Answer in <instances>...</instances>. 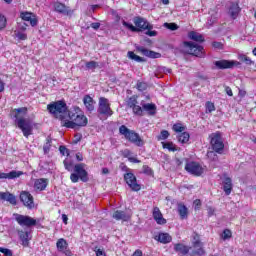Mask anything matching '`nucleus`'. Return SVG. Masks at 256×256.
Returning <instances> with one entry per match:
<instances>
[{
	"instance_id": "nucleus-1",
	"label": "nucleus",
	"mask_w": 256,
	"mask_h": 256,
	"mask_svg": "<svg viewBox=\"0 0 256 256\" xmlns=\"http://www.w3.org/2000/svg\"><path fill=\"white\" fill-rule=\"evenodd\" d=\"M68 118L70 120L67 119V116H59L61 127H66V129H80V127H87L89 123V119L78 106H74L68 111Z\"/></svg>"
},
{
	"instance_id": "nucleus-2",
	"label": "nucleus",
	"mask_w": 256,
	"mask_h": 256,
	"mask_svg": "<svg viewBox=\"0 0 256 256\" xmlns=\"http://www.w3.org/2000/svg\"><path fill=\"white\" fill-rule=\"evenodd\" d=\"M29 109L27 107H20L12 109L10 112L11 117L15 120V123L24 135V137H29L33 133V124H31V120L25 119V115H27Z\"/></svg>"
},
{
	"instance_id": "nucleus-3",
	"label": "nucleus",
	"mask_w": 256,
	"mask_h": 256,
	"mask_svg": "<svg viewBox=\"0 0 256 256\" xmlns=\"http://www.w3.org/2000/svg\"><path fill=\"white\" fill-rule=\"evenodd\" d=\"M63 163L66 171L74 170V173L70 175V181L72 183H79V179L80 181H82V183H87V181H89V173L87 172V170H85L84 163L74 165L73 162L67 159H65Z\"/></svg>"
},
{
	"instance_id": "nucleus-4",
	"label": "nucleus",
	"mask_w": 256,
	"mask_h": 256,
	"mask_svg": "<svg viewBox=\"0 0 256 256\" xmlns=\"http://www.w3.org/2000/svg\"><path fill=\"white\" fill-rule=\"evenodd\" d=\"M119 134L123 135L126 141H128L129 143H132L133 145H136V147H143L145 145V140L141 138V135L135 132V130L129 129L125 125H121L119 127Z\"/></svg>"
},
{
	"instance_id": "nucleus-5",
	"label": "nucleus",
	"mask_w": 256,
	"mask_h": 256,
	"mask_svg": "<svg viewBox=\"0 0 256 256\" xmlns=\"http://www.w3.org/2000/svg\"><path fill=\"white\" fill-rule=\"evenodd\" d=\"M122 25L124 27H127V29H129L133 33H139V31H147V29H149V30L153 29V25H151L147 21V19L139 17V16L134 18L135 26H133V24L128 23L127 21H123Z\"/></svg>"
},
{
	"instance_id": "nucleus-6",
	"label": "nucleus",
	"mask_w": 256,
	"mask_h": 256,
	"mask_svg": "<svg viewBox=\"0 0 256 256\" xmlns=\"http://www.w3.org/2000/svg\"><path fill=\"white\" fill-rule=\"evenodd\" d=\"M47 109L49 113H52V115H55L57 119H59L61 115H63L64 117H67L69 113V110L67 109V103H65V101L63 100L48 104Z\"/></svg>"
},
{
	"instance_id": "nucleus-7",
	"label": "nucleus",
	"mask_w": 256,
	"mask_h": 256,
	"mask_svg": "<svg viewBox=\"0 0 256 256\" xmlns=\"http://www.w3.org/2000/svg\"><path fill=\"white\" fill-rule=\"evenodd\" d=\"M210 145L215 153H223L225 149V143H223V135L221 131H216L209 135Z\"/></svg>"
},
{
	"instance_id": "nucleus-8",
	"label": "nucleus",
	"mask_w": 256,
	"mask_h": 256,
	"mask_svg": "<svg viewBox=\"0 0 256 256\" xmlns=\"http://www.w3.org/2000/svg\"><path fill=\"white\" fill-rule=\"evenodd\" d=\"M184 49H186L188 55H192L193 57H199L203 59L205 57V48L201 45H198L195 42H183Z\"/></svg>"
},
{
	"instance_id": "nucleus-9",
	"label": "nucleus",
	"mask_w": 256,
	"mask_h": 256,
	"mask_svg": "<svg viewBox=\"0 0 256 256\" xmlns=\"http://www.w3.org/2000/svg\"><path fill=\"white\" fill-rule=\"evenodd\" d=\"M192 247L194 250L190 252V256H203L205 255V248L203 247V242L201 241V235L197 232L192 234Z\"/></svg>"
},
{
	"instance_id": "nucleus-10",
	"label": "nucleus",
	"mask_w": 256,
	"mask_h": 256,
	"mask_svg": "<svg viewBox=\"0 0 256 256\" xmlns=\"http://www.w3.org/2000/svg\"><path fill=\"white\" fill-rule=\"evenodd\" d=\"M98 114L104 117H111L113 115V109H111V103H109V99L105 97L99 98Z\"/></svg>"
},
{
	"instance_id": "nucleus-11",
	"label": "nucleus",
	"mask_w": 256,
	"mask_h": 256,
	"mask_svg": "<svg viewBox=\"0 0 256 256\" xmlns=\"http://www.w3.org/2000/svg\"><path fill=\"white\" fill-rule=\"evenodd\" d=\"M185 171H187V173L193 175L194 177H201V175L205 173V169H203V166H201L199 162L196 161L187 162L185 165Z\"/></svg>"
},
{
	"instance_id": "nucleus-12",
	"label": "nucleus",
	"mask_w": 256,
	"mask_h": 256,
	"mask_svg": "<svg viewBox=\"0 0 256 256\" xmlns=\"http://www.w3.org/2000/svg\"><path fill=\"white\" fill-rule=\"evenodd\" d=\"M139 97L137 95H132L126 100V107L128 109H132V112L138 117H143V108L139 106V102L137 101Z\"/></svg>"
},
{
	"instance_id": "nucleus-13",
	"label": "nucleus",
	"mask_w": 256,
	"mask_h": 256,
	"mask_svg": "<svg viewBox=\"0 0 256 256\" xmlns=\"http://www.w3.org/2000/svg\"><path fill=\"white\" fill-rule=\"evenodd\" d=\"M15 221L20 227H35L37 220L31 216L15 214Z\"/></svg>"
},
{
	"instance_id": "nucleus-14",
	"label": "nucleus",
	"mask_w": 256,
	"mask_h": 256,
	"mask_svg": "<svg viewBox=\"0 0 256 256\" xmlns=\"http://www.w3.org/2000/svg\"><path fill=\"white\" fill-rule=\"evenodd\" d=\"M124 181L132 191H141V184L137 183V177L132 172L124 174Z\"/></svg>"
},
{
	"instance_id": "nucleus-15",
	"label": "nucleus",
	"mask_w": 256,
	"mask_h": 256,
	"mask_svg": "<svg viewBox=\"0 0 256 256\" xmlns=\"http://www.w3.org/2000/svg\"><path fill=\"white\" fill-rule=\"evenodd\" d=\"M20 201L23 203L24 207H27V209H35V201L30 192L22 191L20 193Z\"/></svg>"
},
{
	"instance_id": "nucleus-16",
	"label": "nucleus",
	"mask_w": 256,
	"mask_h": 256,
	"mask_svg": "<svg viewBox=\"0 0 256 256\" xmlns=\"http://www.w3.org/2000/svg\"><path fill=\"white\" fill-rule=\"evenodd\" d=\"M216 69H233L240 65L238 61L235 60H219L214 62Z\"/></svg>"
},
{
	"instance_id": "nucleus-17",
	"label": "nucleus",
	"mask_w": 256,
	"mask_h": 256,
	"mask_svg": "<svg viewBox=\"0 0 256 256\" xmlns=\"http://www.w3.org/2000/svg\"><path fill=\"white\" fill-rule=\"evenodd\" d=\"M20 18L22 21H28L31 25V27H37V24L39 23V19H37V15H35L33 12H21Z\"/></svg>"
},
{
	"instance_id": "nucleus-18",
	"label": "nucleus",
	"mask_w": 256,
	"mask_h": 256,
	"mask_svg": "<svg viewBox=\"0 0 256 256\" xmlns=\"http://www.w3.org/2000/svg\"><path fill=\"white\" fill-rule=\"evenodd\" d=\"M54 11L56 13H60L61 15H66L67 17H71L73 15L74 11L69 9V6L61 3V2H55L54 3Z\"/></svg>"
},
{
	"instance_id": "nucleus-19",
	"label": "nucleus",
	"mask_w": 256,
	"mask_h": 256,
	"mask_svg": "<svg viewBox=\"0 0 256 256\" xmlns=\"http://www.w3.org/2000/svg\"><path fill=\"white\" fill-rule=\"evenodd\" d=\"M136 51L144 55V57H148L149 59H159L161 57V53L149 50L143 46H137Z\"/></svg>"
},
{
	"instance_id": "nucleus-20",
	"label": "nucleus",
	"mask_w": 256,
	"mask_h": 256,
	"mask_svg": "<svg viewBox=\"0 0 256 256\" xmlns=\"http://www.w3.org/2000/svg\"><path fill=\"white\" fill-rule=\"evenodd\" d=\"M152 217L157 225H165L167 223V219L163 217V213H161V210L157 206L153 208Z\"/></svg>"
},
{
	"instance_id": "nucleus-21",
	"label": "nucleus",
	"mask_w": 256,
	"mask_h": 256,
	"mask_svg": "<svg viewBox=\"0 0 256 256\" xmlns=\"http://www.w3.org/2000/svg\"><path fill=\"white\" fill-rule=\"evenodd\" d=\"M83 104L86 107L88 113H93L95 111V100L90 95H85L83 97Z\"/></svg>"
},
{
	"instance_id": "nucleus-22",
	"label": "nucleus",
	"mask_w": 256,
	"mask_h": 256,
	"mask_svg": "<svg viewBox=\"0 0 256 256\" xmlns=\"http://www.w3.org/2000/svg\"><path fill=\"white\" fill-rule=\"evenodd\" d=\"M228 13L232 19H237V17H239V13H241L239 2H231Z\"/></svg>"
},
{
	"instance_id": "nucleus-23",
	"label": "nucleus",
	"mask_w": 256,
	"mask_h": 256,
	"mask_svg": "<svg viewBox=\"0 0 256 256\" xmlns=\"http://www.w3.org/2000/svg\"><path fill=\"white\" fill-rule=\"evenodd\" d=\"M174 251L180 256H185L189 254V251H191V247L183 243H176L174 244Z\"/></svg>"
},
{
	"instance_id": "nucleus-24",
	"label": "nucleus",
	"mask_w": 256,
	"mask_h": 256,
	"mask_svg": "<svg viewBox=\"0 0 256 256\" xmlns=\"http://www.w3.org/2000/svg\"><path fill=\"white\" fill-rule=\"evenodd\" d=\"M19 239L21 241V245L24 247H29L30 241H31V233L27 231H19L18 232Z\"/></svg>"
},
{
	"instance_id": "nucleus-25",
	"label": "nucleus",
	"mask_w": 256,
	"mask_h": 256,
	"mask_svg": "<svg viewBox=\"0 0 256 256\" xmlns=\"http://www.w3.org/2000/svg\"><path fill=\"white\" fill-rule=\"evenodd\" d=\"M47 185H49V180L46 178H40L34 181L35 191H45V189H47Z\"/></svg>"
},
{
	"instance_id": "nucleus-26",
	"label": "nucleus",
	"mask_w": 256,
	"mask_h": 256,
	"mask_svg": "<svg viewBox=\"0 0 256 256\" xmlns=\"http://www.w3.org/2000/svg\"><path fill=\"white\" fill-rule=\"evenodd\" d=\"M1 201H7L10 205H17V198L10 192H0Z\"/></svg>"
},
{
	"instance_id": "nucleus-27",
	"label": "nucleus",
	"mask_w": 256,
	"mask_h": 256,
	"mask_svg": "<svg viewBox=\"0 0 256 256\" xmlns=\"http://www.w3.org/2000/svg\"><path fill=\"white\" fill-rule=\"evenodd\" d=\"M155 239L163 245H167V243H171L173 241V237L167 232H160L158 236L155 237Z\"/></svg>"
},
{
	"instance_id": "nucleus-28",
	"label": "nucleus",
	"mask_w": 256,
	"mask_h": 256,
	"mask_svg": "<svg viewBox=\"0 0 256 256\" xmlns=\"http://www.w3.org/2000/svg\"><path fill=\"white\" fill-rule=\"evenodd\" d=\"M23 171L12 170L9 173L0 172V179H17L23 175Z\"/></svg>"
},
{
	"instance_id": "nucleus-29",
	"label": "nucleus",
	"mask_w": 256,
	"mask_h": 256,
	"mask_svg": "<svg viewBox=\"0 0 256 256\" xmlns=\"http://www.w3.org/2000/svg\"><path fill=\"white\" fill-rule=\"evenodd\" d=\"M178 215L182 221L189 218V208L182 202L178 203Z\"/></svg>"
},
{
	"instance_id": "nucleus-30",
	"label": "nucleus",
	"mask_w": 256,
	"mask_h": 256,
	"mask_svg": "<svg viewBox=\"0 0 256 256\" xmlns=\"http://www.w3.org/2000/svg\"><path fill=\"white\" fill-rule=\"evenodd\" d=\"M112 217L116 221H129V219H131L130 215H127L125 211H121V210L114 211Z\"/></svg>"
},
{
	"instance_id": "nucleus-31",
	"label": "nucleus",
	"mask_w": 256,
	"mask_h": 256,
	"mask_svg": "<svg viewBox=\"0 0 256 256\" xmlns=\"http://www.w3.org/2000/svg\"><path fill=\"white\" fill-rule=\"evenodd\" d=\"M223 191L225 195H231V191H233V181L231 178L226 177L223 181Z\"/></svg>"
},
{
	"instance_id": "nucleus-32",
	"label": "nucleus",
	"mask_w": 256,
	"mask_h": 256,
	"mask_svg": "<svg viewBox=\"0 0 256 256\" xmlns=\"http://www.w3.org/2000/svg\"><path fill=\"white\" fill-rule=\"evenodd\" d=\"M191 139V135L189 132H181L180 134L177 135V141L178 143H181L182 145H187Z\"/></svg>"
},
{
	"instance_id": "nucleus-33",
	"label": "nucleus",
	"mask_w": 256,
	"mask_h": 256,
	"mask_svg": "<svg viewBox=\"0 0 256 256\" xmlns=\"http://www.w3.org/2000/svg\"><path fill=\"white\" fill-rule=\"evenodd\" d=\"M147 111L148 115H157V106L153 103H147L142 105V111Z\"/></svg>"
},
{
	"instance_id": "nucleus-34",
	"label": "nucleus",
	"mask_w": 256,
	"mask_h": 256,
	"mask_svg": "<svg viewBox=\"0 0 256 256\" xmlns=\"http://www.w3.org/2000/svg\"><path fill=\"white\" fill-rule=\"evenodd\" d=\"M188 37L192 41H196V43H204V41H205V38L203 37V35L195 32V31H190L188 33Z\"/></svg>"
},
{
	"instance_id": "nucleus-35",
	"label": "nucleus",
	"mask_w": 256,
	"mask_h": 256,
	"mask_svg": "<svg viewBox=\"0 0 256 256\" xmlns=\"http://www.w3.org/2000/svg\"><path fill=\"white\" fill-rule=\"evenodd\" d=\"M56 247L60 253L65 251V249H69V243L64 238H59L56 242Z\"/></svg>"
},
{
	"instance_id": "nucleus-36",
	"label": "nucleus",
	"mask_w": 256,
	"mask_h": 256,
	"mask_svg": "<svg viewBox=\"0 0 256 256\" xmlns=\"http://www.w3.org/2000/svg\"><path fill=\"white\" fill-rule=\"evenodd\" d=\"M163 149H168L171 153H175L176 151H181L180 148H177L173 142H162Z\"/></svg>"
},
{
	"instance_id": "nucleus-37",
	"label": "nucleus",
	"mask_w": 256,
	"mask_h": 256,
	"mask_svg": "<svg viewBox=\"0 0 256 256\" xmlns=\"http://www.w3.org/2000/svg\"><path fill=\"white\" fill-rule=\"evenodd\" d=\"M128 57L132 60V61H136V63H145V61H147L145 58L138 56L137 54H135V52L133 51H128Z\"/></svg>"
},
{
	"instance_id": "nucleus-38",
	"label": "nucleus",
	"mask_w": 256,
	"mask_h": 256,
	"mask_svg": "<svg viewBox=\"0 0 256 256\" xmlns=\"http://www.w3.org/2000/svg\"><path fill=\"white\" fill-rule=\"evenodd\" d=\"M185 129H187V127L182 123H175L172 126V130L174 131V133H184Z\"/></svg>"
},
{
	"instance_id": "nucleus-39",
	"label": "nucleus",
	"mask_w": 256,
	"mask_h": 256,
	"mask_svg": "<svg viewBox=\"0 0 256 256\" xmlns=\"http://www.w3.org/2000/svg\"><path fill=\"white\" fill-rule=\"evenodd\" d=\"M53 143V139L50 136L46 138V142L43 145V152L45 155L51 151V144Z\"/></svg>"
},
{
	"instance_id": "nucleus-40",
	"label": "nucleus",
	"mask_w": 256,
	"mask_h": 256,
	"mask_svg": "<svg viewBox=\"0 0 256 256\" xmlns=\"http://www.w3.org/2000/svg\"><path fill=\"white\" fill-rule=\"evenodd\" d=\"M14 39H18V41H27V33L21 31H14L13 35Z\"/></svg>"
},
{
	"instance_id": "nucleus-41",
	"label": "nucleus",
	"mask_w": 256,
	"mask_h": 256,
	"mask_svg": "<svg viewBox=\"0 0 256 256\" xmlns=\"http://www.w3.org/2000/svg\"><path fill=\"white\" fill-rule=\"evenodd\" d=\"M171 134L167 130H162L160 134L157 136V141H165L166 139H169V136Z\"/></svg>"
},
{
	"instance_id": "nucleus-42",
	"label": "nucleus",
	"mask_w": 256,
	"mask_h": 256,
	"mask_svg": "<svg viewBox=\"0 0 256 256\" xmlns=\"http://www.w3.org/2000/svg\"><path fill=\"white\" fill-rule=\"evenodd\" d=\"M148 87H149V85L147 84V82L138 81L136 84V89L141 92L147 91Z\"/></svg>"
},
{
	"instance_id": "nucleus-43",
	"label": "nucleus",
	"mask_w": 256,
	"mask_h": 256,
	"mask_svg": "<svg viewBox=\"0 0 256 256\" xmlns=\"http://www.w3.org/2000/svg\"><path fill=\"white\" fill-rule=\"evenodd\" d=\"M7 28V17L0 13V31Z\"/></svg>"
},
{
	"instance_id": "nucleus-44",
	"label": "nucleus",
	"mask_w": 256,
	"mask_h": 256,
	"mask_svg": "<svg viewBox=\"0 0 256 256\" xmlns=\"http://www.w3.org/2000/svg\"><path fill=\"white\" fill-rule=\"evenodd\" d=\"M142 172L144 173V175H148L150 177L154 175L152 168L149 167L148 165L142 166Z\"/></svg>"
},
{
	"instance_id": "nucleus-45",
	"label": "nucleus",
	"mask_w": 256,
	"mask_h": 256,
	"mask_svg": "<svg viewBox=\"0 0 256 256\" xmlns=\"http://www.w3.org/2000/svg\"><path fill=\"white\" fill-rule=\"evenodd\" d=\"M205 107L206 113H213V111H215V104L211 101H207Z\"/></svg>"
},
{
	"instance_id": "nucleus-46",
	"label": "nucleus",
	"mask_w": 256,
	"mask_h": 256,
	"mask_svg": "<svg viewBox=\"0 0 256 256\" xmlns=\"http://www.w3.org/2000/svg\"><path fill=\"white\" fill-rule=\"evenodd\" d=\"M233 237V233L229 229H224L222 233V239L227 241V239H231Z\"/></svg>"
},
{
	"instance_id": "nucleus-47",
	"label": "nucleus",
	"mask_w": 256,
	"mask_h": 256,
	"mask_svg": "<svg viewBox=\"0 0 256 256\" xmlns=\"http://www.w3.org/2000/svg\"><path fill=\"white\" fill-rule=\"evenodd\" d=\"M240 61H242V63H245L246 65H253V61L249 58V56L245 54L240 56Z\"/></svg>"
},
{
	"instance_id": "nucleus-48",
	"label": "nucleus",
	"mask_w": 256,
	"mask_h": 256,
	"mask_svg": "<svg viewBox=\"0 0 256 256\" xmlns=\"http://www.w3.org/2000/svg\"><path fill=\"white\" fill-rule=\"evenodd\" d=\"M164 26L166 29H169L170 31H177L179 29V26L176 23H164Z\"/></svg>"
},
{
	"instance_id": "nucleus-49",
	"label": "nucleus",
	"mask_w": 256,
	"mask_h": 256,
	"mask_svg": "<svg viewBox=\"0 0 256 256\" xmlns=\"http://www.w3.org/2000/svg\"><path fill=\"white\" fill-rule=\"evenodd\" d=\"M212 47L214 49H218L219 51H223V49H225V45L223 44V42L217 41L212 42Z\"/></svg>"
},
{
	"instance_id": "nucleus-50",
	"label": "nucleus",
	"mask_w": 256,
	"mask_h": 256,
	"mask_svg": "<svg viewBox=\"0 0 256 256\" xmlns=\"http://www.w3.org/2000/svg\"><path fill=\"white\" fill-rule=\"evenodd\" d=\"M97 67H99L98 62H95V61L86 62V68L88 69H97Z\"/></svg>"
},
{
	"instance_id": "nucleus-51",
	"label": "nucleus",
	"mask_w": 256,
	"mask_h": 256,
	"mask_svg": "<svg viewBox=\"0 0 256 256\" xmlns=\"http://www.w3.org/2000/svg\"><path fill=\"white\" fill-rule=\"evenodd\" d=\"M0 253H3L5 256H13V251L9 248L0 247Z\"/></svg>"
},
{
	"instance_id": "nucleus-52",
	"label": "nucleus",
	"mask_w": 256,
	"mask_h": 256,
	"mask_svg": "<svg viewBox=\"0 0 256 256\" xmlns=\"http://www.w3.org/2000/svg\"><path fill=\"white\" fill-rule=\"evenodd\" d=\"M59 151H60L61 155H63V156L66 155V157H69V149H67L66 146H60Z\"/></svg>"
},
{
	"instance_id": "nucleus-53",
	"label": "nucleus",
	"mask_w": 256,
	"mask_h": 256,
	"mask_svg": "<svg viewBox=\"0 0 256 256\" xmlns=\"http://www.w3.org/2000/svg\"><path fill=\"white\" fill-rule=\"evenodd\" d=\"M146 35H148L149 37H157V31L152 30V29H146Z\"/></svg>"
},
{
	"instance_id": "nucleus-54",
	"label": "nucleus",
	"mask_w": 256,
	"mask_h": 256,
	"mask_svg": "<svg viewBox=\"0 0 256 256\" xmlns=\"http://www.w3.org/2000/svg\"><path fill=\"white\" fill-rule=\"evenodd\" d=\"M90 27H92V29H94V31H97L99 29V27H101V23L93 22L90 24Z\"/></svg>"
},
{
	"instance_id": "nucleus-55",
	"label": "nucleus",
	"mask_w": 256,
	"mask_h": 256,
	"mask_svg": "<svg viewBox=\"0 0 256 256\" xmlns=\"http://www.w3.org/2000/svg\"><path fill=\"white\" fill-rule=\"evenodd\" d=\"M225 92H226V95H228L229 97H233V90L231 89V87L226 86Z\"/></svg>"
},
{
	"instance_id": "nucleus-56",
	"label": "nucleus",
	"mask_w": 256,
	"mask_h": 256,
	"mask_svg": "<svg viewBox=\"0 0 256 256\" xmlns=\"http://www.w3.org/2000/svg\"><path fill=\"white\" fill-rule=\"evenodd\" d=\"M120 169H121V171H124V173H129V167H127V165H125V163L120 164Z\"/></svg>"
},
{
	"instance_id": "nucleus-57",
	"label": "nucleus",
	"mask_w": 256,
	"mask_h": 256,
	"mask_svg": "<svg viewBox=\"0 0 256 256\" xmlns=\"http://www.w3.org/2000/svg\"><path fill=\"white\" fill-rule=\"evenodd\" d=\"M207 211H208V217H213V215H215V209L213 207H208Z\"/></svg>"
},
{
	"instance_id": "nucleus-58",
	"label": "nucleus",
	"mask_w": 256,
	"mask_h": 256,
	"mask_svg": "<svg viewBox=\"0 0 256 256\" xmlns=\"http://www.w3.org/2000/svg\"><path fill=\"white\" fill-rule=\"evenodd\" d=\"M131 256H143V250L136 249Z\"/></svg>"
},
{
	"instance_id": "nucleus-59",
	"label": "nucleus",
	"mask_w": 256,
	"mask_h": 256,
	"mask_svg": "<svg viewBox=\"0 0 256 256\" xmlns=\"http://www.w3.org/2000/svg\"><path fill=\"white\" fill-rule=\"evenodd\" d=\"M74 137H75L74 143H79V141L83 139V135L81 133L76 134Z\"/></svg>"
},
{
	"instance_id": "nucleus-60",
	"label": "nucleus",
	"mask_w": 256,
	"mask_h": 256,
	"mask_svg": "<svg viewBox=\"0 0 256 256\" xmlns=\"http://www.w3.org/2000/svg\"><path fill=\"white\" fill-rule=\"evenodd\" d=\"M128 161H130V163H141V160L135 157H128Z\"/></svg>"
},
{
	"instance_id": "nucleus-61",
	"label": "nucleus",
	"mask_w": 256,
	"mask_h": 256,
	"mask_svg": "<svg viewBox=\"0 0 256 256\" xmlns=\"http://www.w3.org/2000/svg\"><path fill=\"white\" fill-rule=\"evenodd\" d=\"M3 91H5V82L0 78V93H3Z\"/></svg>"
},
{
	"instance_id": "nucleus-62",
	"label": "nucleus",
	"mask_w": 256,
	"mask_h": 256,
	"mask_svg": "<svg viewBox=\"0 0 256 256\" xmlns=\"http://www.w3.org/2000/svg\"><path fill=\"white\" fill-rule=\"evenodd\" d=\"M62 253H64V255H66V256H73V252H71V250L69 248L62 251Z\"/></svg>"
},
{
	"instance_id": "nucleus-63",
	"label": "nucleus",
	"mask_w": 256,
	"mask_h": 256,
	"mask_svg": "<svg viewBox=\"0 0 256 256\" xmlns=\"http://www.w3.org/2000/svg\"><path fill=\"white\" fill-rule=\"evenodd\" d=\"M96 256H105V252H103L101 249H98L96 250Z\"/></svg>"
},
{
	"instance_id": "nucleus-64",
	"label": "nucleus",
	"mask_w": 256,
	"mask_h": 256,
	"mask_svg": "<svg viewBox=\"0 0 256 256\" xmlns=\"http://www.w3.org/2000/svg\"><path fill=\"white\" fill-rule=\"evenodd\" d=\"M76 159H77V161H83V154H81L80 152H78V153L76 154Z\"/></svg>"
}]
</instances>
